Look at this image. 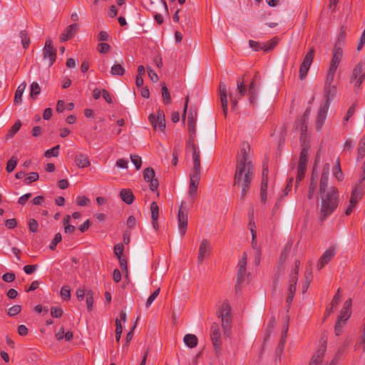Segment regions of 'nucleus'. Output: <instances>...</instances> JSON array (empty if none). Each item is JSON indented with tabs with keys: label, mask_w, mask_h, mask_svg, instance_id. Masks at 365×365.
Instances as JSON below:
<instances>
[{
	"label": "nucleus",
	"mask_w": 365,
	"mask_h": 365,
	"mask_svg": "<svg viewBox=\"0 0 365 365\" xmlns=\"http://www.w3.org/2000/svg\"><path fill=\"white\" fill-rule=\"evenodd\" d=\"M114 254L118 257L120 258V257H123V251H124V246L122 243H118L114 246Z\"/></svg>",
	"instance_id": "obj_55"
},
{
	"label": "nucleus",
	"mask_w": 365,
	"mask_h": 365,
	"mask_svg": "<svg viewBox=\"0 0 365 365\" xmlns=\"http://www.w3.org/2000/svg\"><path fill=\"white\" fill-rule=\"evenodd\" d=\"M183 341L185 344L189 347V348H194L197 345V338L195 334H185Z\"/></svg>",
	"instance_id": "obj_32"
},
{
	"label": "nucleus",
	"mask_w": 365,
	"mask_h": 365,
	"mask_svg": "<svg viewBox=\"0 0 365 365\" xmlns=\"http://www.w3.org/2000/svg\"><path fill=\"white\" fill-rule=\"evenodd\" d=\"M21 44L24 48H27L30 45V36L26 30H22L19 32Z\"/></svg>",
	"instance_id": "obj_35"
},
{
	"label": "nucleus",
	"mask_w": 365,
	"mask_h": 365,
	"mask_svg": "<svg viewBox=\"0 0 365 365\" xmlns=\"http://www.w3.org/2000/svg\"><path fill=\"white\" fill-rule=\"evenodd\" d=\"M161 86H162L161 93H162V98H163V103L165 105H169L171 101L170 91H169L168 88H167L166 84L164 82L161 83Z\"/></svg>",
	"instance_id": "obj_34"
},
{
	"label": "nucleus",
	"mask_w": 365,
	"mask_h": 365,
	"mask_svg": "<svg viewBox=\"0 0 365 365\" xmlns=\"http://www.w3.org/2000/svg\"><path fill=\"white\" fill-rule=\"evenodd\" d=\"M78 30V25L73 24L67 26L63 34H61L60 38L62 41H68L72 38Z\"/></svg>",
	"instance_id": "obj_23"
},
{
	"label": "nucleus",
	"mask_w": 365,
	"mask_h": 365,
	"mask_svg": "<svg viewBox=\"0 0 365 365\" xmlns=\"http://www.w3.org/2000/svg\"><path fill=\"white\" fill-rule=\"evenodd\" d=\"M329 173L324 170H323L319 183V194L327 192V188L328 187Z\"/></svg>",
	"instance_id": "obj_29"
},
{
	"label": "nucleus",
	"mask_w": 365,
	"mask_h": 365,
	"mask_svg": "<svg viewBox=\"0 0 365 365\" xmlns=\"http://www.w3.org/2000/svg\"><path fill=\"white\" fill-rule=\"evenodd\" d=\"M26 88V83L25 81L22 82L17 88L15 96H14V103L19 104L22 101V95Z\"/></svg>",
	"instance_id": "obj_30"
},
{
	"label": "nucleus",
	"mask_w": 365,
	"mask_h": 365,
	"mask_svg": "<svg viewBox=\"0 0 365 365\" xmlns=\"http://www.w3.org/2000/svg\"><path fill=\"white\" fill-rule=\"evenodd\" d=\"M293 181H294L293 178H290L288 179V180L287 182V185L283 190V195H282V197L287 196L288 195L289 192L291 191L292 185H293Z\"/></svg>",
	"instance_id": "obj_59"
},
{
	"label": "nucleus",
	"mask_w": 365,
	"mask_h": 365,
	"mask_svg": "<svg viewBox=\"0 0 365 365\" xmlns=\"http://www.w3.org/2000/svg\"><path fill=\"white\" fill-rule=\"evenodd\" d=\"M148 120L155 130L158 128L161 131L165 130V117L163 110L159 108L157 111V115L154 113L150 114Z\"/></svg>",
	"instance_id": "obj_8"
},
{
	"label": "nucleus",
	"mask_w": 365,
	"mask_h": 365,
	"mask_svg": "<svg viewBox=\"0 0 365 365\" xmlns=\"http://www.w3.org/2000/svg\"><path fill=\"white\" fill-rule=\"evenodd\" d=\"M315 50L314 47H311L309 48L307 54L305 55L302 63L300 65L299 71V78L300 80L304 79L307 73L309 70V68L313 62V59L314 57Z\"/></svg>",
	"instance_id": "obj_5"
},
{
	"label": "nucleus",
	"mask_w": 365,
	"mask_h": 365,
	"mask_svg": "<svg viewBox=\"0 0 365 365\" xmlns=\"http://www.w3.org/2000/svg\"><path fill=\"white\" fill-rule=\"evenodd\" d=\"M195 135H192V133L190 135V138L188 141L186 143V151L187 152H192L194 153L195 151H198L196 145L195 144Z\"/></svg>",
	"instance_id": "obj_39"
},
{
	"label": "nucleus",
	"mask_w": 365,
	"mask_h": 365,
	"mask_svg": "<svg viewBox=\"0 0 365 365\" xmlns=\"http://www.w3.org/2000/svg\"><path fill=\"white\" fill-rule=\"evenodd\" d=\"M15 278H16V275L14 273H12V272L5 273L2 276V279L5 282H11L14 281Z\"/></svg>",
	"instance_id": "obj_63"
},
{
	"label": "nucleus",
	"mask_w": 365,
	"mask_h": 365,
	"mask_svg": "<svg viewBox=\"0 0 365 365\" xmlns=\"http://www.w3.org/2000/svg\"><path fill=\"white\" fill-rule=\"evenodd\" d=\"M343 56V50L339 43H335L333 50V56L331 61L330 67L337 68Z\"/></svg>",
	"instance_id": "obj_19"
},
{
	"label": "nucleus",
	"mask_w": 365,
	"mask_h": 365,
	"mask_svg": "<svg viewBox=\"0 0 365 365\" xmlns=\"http://www.w3.org/2000/svg\"><path fill=\"white\" fill-rule=\"evenodd\" d=\"M21 126V123L20 120L16 121V123L12 125V127L9 129L8 133L6 137L7 139L13 138L14 135L19 130Z\"/></svg>",
	"instance_id": "obj_38"
},
{
	"label": "nucleus",
	"mask_w": 365,
	"mask_h": 365,
	"mask_svg": "<svg viewBox=\"0 0 365 365\" xmlns=\"http://www.w3.org/2000/svg\"><path fill=\"white\" fill-rule=\"evenodd\" d=\"M89 202V199L86 196H79L76 199V203L79 206H86Z\"/></svg>",
	"instance_id": "obj_64"
},
{
	"label": "nucleus",
	"mask_w": 365,
	"mask_h": 365,
	"mask_svg": "<svg viewBox=\"0 0 365 365\" xmlns=\"http://www.w3.org/2000/svg\"><path fill=\"white\" fill-rule=\"evenodd\" d=\"M210 339L217 357L221 356L222 340L220 327L217 323H213L210 328Z\"/></svg>",
	"instance_id": "obj_4"
},
{
	"label": "nucleus",
	"mask_w": 365,
	"mask_h": 365,
	"mask_svg": "<svg viewBox=\"0 0 365 365\" xmlns=\"http://www.w3.org/2000/svg\"><path fill=\"white\" fill-rule=\"evenodd\" d=\"M41 93V87L37 82H33L30 86V96L33 99H36Z\"/></svg>",
	"instance_id": "obj_40"
},
{
	"label": "nucleus",
	"mask_w": 365,
	"mask_h": 365,
	"mask_svg": "<svg viewBox=\"0 0 365 365\" xmlns=\"http://www.w3.org/2000/svg\"><path fill=\"white\" fill-rule=\"evenodd\" d=\"M237 93L236 94V96H234L232 93L230 94V99L232 109H235V108L237 106L238 100L245 96L247 93V88L245 85L243 77L242 78V79H237Z\"/></svg>",
	"instance_id": "obj_9"
},
{
	"label": "nucleus",
	"mask_w": 365,
	"mask_h": 365,
	"mask_svg": "<svg viewBox=\"0 0 365 365\" xmlns=\"http://www.w3.org/2000/svg\"><path fill=\"white\" fill-rule=\"evenodd\" d=\"M211 250L210 243L207 240H203L199 247V255L197 257L198 263H202L204 259L209 256Z\"/></svg>",
	"instance_id": "obj_20"
},
{
	"label": "nucleus",
	"mask_w": 365,
	"mask_h": 365,
	"mask_svg": "<svg viewBox=\"0 0 365 365\" xmlns=\"http://www.w3.org/2000/svg\"><path fill=\"white\" fill-rule=\"evenodd\" d=\"M61 296L63 300H69L71 299V289L68 286L64 285L61 287Z\"/></svg>",
	"instance_id": "obj_46"
},
{
	"label": "nucleus",
	"mask_w": 365,
	"mask_h": 365,
	"mask_svg": "<svg viewBox=\"0 0 365 365\" xmlns=\"http://www.w3.org/2000/svg\"><path fill=\"white\" fill-rule=\"evenodd\" d=\"M93 294L94 292L93 290H88L86 292V304L88 312H91L93 309V305L94 302Z\"/></svg>",
	"instance_id": "obj_42"
},
{
	"label": "nucleus",
	"mask_w": 365,
	"mask_h": 365,
	"mask_svg": "<svg viewBox=\"0 0 365 365\" xmlns=\"http://www.w3.org/2000/svg\"><path fill=\"white\" fill-rule=\"evenodd\" d=\"M59 149H60V145H57L54 146L53 148L47 150L45 153V156L46 158L57 157L59 153Z\"/></svg>",
	"instance_id": "obj_47"
},
{
	"label": "nucleus",
	"mask_w": 365,
	"mask_h": 365,
	"mask_svg": "<svg viewBox=\"0 0 365 365\" xmlns=\"http://www.w3.org/2000/svg\"><path fill=\"white\" fill-rule=\"evenodd\" d=\"M365 78V73L363 72V64L361 62L359 63L354 68L351 81H355V88H359Z\"/></svg>",
	"instance_id": "obj_14"
},
{
	"label": "nucleus",
	"mask_w": 365,
	"mask_h": 365,
	"mask_svg": "<svg viewBox=\"0 0 365 365\" xmlns=\"http://www.w3.org/2000/svg\"><path fill=\"white\" fill-rule=\"evenodd\" d=\"M246 265L244 264L243 262L242 264H237L238 271L237 277V282L235 285L236 291L237 292L240 289L242 283H243L245 275H246Z\"/></svg>",
	"instance_id": "obj_25"
},
{
	"label": "nucleus",
	"mask_w": 365,
	"mask_h": 365,
	"mask_svg": "<svg viewBox=\"0 0 365 365\" xmlns=\"http://www.w3.org/2000/svg\"><path fill=\"white\" fill-rule=\"evenodd\" d=\"M324 97L325 103L330 105L331 102L334 100L336 93V87L335 86H324Z\"/></svg>",
	"instance_id": "obj_26"
},
{
	"label": "nucleus",
	"mask_w": 365,
	"mask_h": 365,
	"mask_svg": "<svg viewBox=\"0 0 365 365\" xmlns=\"http://www.w3.org/2000/svg\"><path fill=\"white\" fill-rule=\"evenodd\" d=\"M17 163H18L17 159L13 156L7 163L6 168V171L8 173L12 172L15 169V168L17 165Z\"/></svg>",
	"instance_id": "obj_52"
},
{
	"label": "nucleus",
	"mask_w": 365,
	"mask_h": 365,
	"mask_svg": "<svg viewBox=\"0 0 365 365\" xmlns=\"http://www.w3.org/2000/svg\"><path fill=\"white\" fill-rule=\"evenodd\" d=\"M38 178H39L38 173L36 172H33V173H31L29 176L26 178L24 181L26 185H29L34 182L37 181L38 180Z\"/></svg>",
	"instance_id": "obj_49"
},
{
	"label": "nucleus",
	"mask_w": 365,
	"mask_h": 365,
	"mask_svg": "<svg viewBox=\"0 0 365 365\" xmlns=\"http://www.w3.org/2000/svg\"><path fill=\"white\" fill-rule=\"evenodd\" d=\"M301 147L302 150L299 155L298 166L307 168L308 162V152L310 148L309 141L307 140H302Z\"/></svg>",
	"instance_id": "obj_15"
},
{
	"label": "nucleus",
	"mask_w": 365,
	"mask_h": 365,
	"mask_svg": "<svg viewBox=\"0 0 365 365\" xmlns=\"http://www.w3.org/2000/svg\"><path fill=\"white\" fill-rule=\"evenodd\" d=\"M62 240V236L60 232H58L55 235L53 240L51 241L49 248L51 250H54L56 249V245Z\"/></svg>",
	"instance_id": "obj_51"
},
{
	"label": "nucleus",
	"mask_w": 365,
	"mask_h": 365,
	"mask_svg": "<svg viewBox=\"0 0 365 365\" xmlns=\"http://www.w3.org/2000/svg\"><path fill=\"white\" fill-rule=\"evenodd\" d=\"M298 281V277L289 275L288 294L294 295L296 292V285Z\"/></svg>",
	"instance_id": "obj_36"
},
{
	"label": "nucleus",
	"mask_w": 365,
	"mask_h": 365,
	"mask_svg": "<svg viewBox=\"0 0 365 365\" xmlns=\"http://www.w3.org/2000/svg\"><path fill=\"white\" fill-rule=\"evenodd\" d=\"M51 314L54 318H60L63 314V309L59 307H52L51 308Z\"/></svg>",
	"instance_id": "obj_56"
},
{
	"label": "nucleus",
	"mask_w": 365,
	"mask_h": 365,
	"mask_svg": "<svg viewBox=\"0 0 365 365\" xmlns=\"http://www.w3.org/2000/svg\"><path fill=\"white\" fill-rule=\"evenodd\" d=\"M217 317L221 319L222 327L225 336L231 334V307L228 300H225L216 312Z\"/></svg>",
	"instance_id": "obj_3"
},
{
	"label": "nucleus",
	"mask_w": 365,
	"mask_h": 365,
	"mask_svg": "<svg viewBox=\"0 0 365 365\" xmlns=\"http://www.w3.org/2000/svg\"><path fill=\"white\" fill-rule=\"evenodd\" d=\"M351 316V311L342 309L341 311V313L339 316L338 317V319L341 320L344 324H345V322Z\"/></svg>",
	"instance_id": "obj_60"
},
{
	"label": "nucleus",
	"mask_w": 365,
	"mask_h": 365,
	"mask_svg": "<svg viewBox=\"0 0 365 365\" xmlns=\"http://www.w3.org/2000/svg\"><path fill=\"white\" fill-rule=\"evenodd\" d=\"M322 344L316 354L312 356L309 365H320L327 349V341H321Z\"/></svg>",
	"instance_id": "obj_18"
},
{
	"label": "nucleus",
	"mask_w": 365,
	"mask_h": 365,
	"mask_svg": "<svg viewBox=\"0 0 365 365\" xmlns=\"http://www.w3.org/2000/svg\"><path fill=\"white\" fill-rule=\"evenodd\" d=\"M200 180V174L190 173V185L188 195L194 200V197L197 194L199 182Z\"/></svg>",
	"instance_id": "obj_17"
},
{
	"label": "nucleus",
	"mask_w": 365,
	"mask_h": 365,
	"mask_svg": "<svg viewBox=\"0 0 365 365\" xmlns=\"http://www.w3.org/2000/svg\"><path fill=\"white\" fill-rule=\"evenodd\" d=\"M279 41V38L275 36L268 41L267 43H259L253 40L249 41L250 46L255 51L263 50L264 52H269L274 49Z\"/></svg>",
	"instance_id": "obj_7"
},
{
	"label": "nucleus",
	"mask_w": 365,
	"mask_h": 365,
	"mask_svg": "<svg viewBox=\"0 0 365 365\" xmlns=\"http://www.w3.org/2000/svg\"><path fill=\"white\" fill-rule=\"evenodd\" d=\"M28 226L30 232H36L38 229V222L34 218L29 220Z\"/></svg>",
	"instance_id": "obj_53"
},
{
	"label": "nucleus",
	"mask_w": 365,
	"mask_h": 365,
	"mask_svg": "<svg viewBox=\"0 0 365 365\" xmlns=\"http://www.w3.org/2000/svg\"><path fill=\"white\" fill-rule=\"evenodd\" d=\"M151 219L152 220H158L159 207L156 202H153L150 205Z\"/></svg>",
	"instance_id": "obj_44"
},
{
	"label": "nucleus",
	"mask_w": 365,
	"mask_h": 365,
	"mask_svg": "<svg viewBox=\"0 0 365 365\" xmlns=\"http://www.w3.org/2000/svg\"><path fill=\"white\" fill-rule=\"evenodd\" d=\"M187 215L188 210L185 206V202L182 201L178 213V230L182 236H184L187 231Z\"/></svg>",
	"instance_id": "obj_6"
},
{
	"label": "nucleus",
	"mask_w": 365,
	"mask_h": 365,
	"mask_svg": "<svg viewBox=\"0 0 365 365\" xmlns=\"http://www.w3.org/2000/svg\"><path fill=\"white\" fill-rule=\"evenodd\" d=\"M322 205L320 221L324 222L337 208L339 205V192L335 187H331L327 192L320 194Z\"/></svg>",
	"instance_id": "obj_1"
},
{
	"label": "nucleus",
	"mask_w": 365,
	"mask_h": 365,
	"mask_svg": "<svg viewBox=\"0 0 365 365\" xmlns=\"http://www.w3.org/2000/svg\"><path fill=\"white\" fill-rule=\"evenodd\" d=\"M356 110V103H352V105L349 108L346 115L344 118L343 123L344 124L346 123L349 118L355 113Z\"/></svg>",
	"instance_id": "obj_45"
},
{
	"label": "nucleus",
	"mask_w": 365,
	"mask_h": 365,
	"mask_svg": "<svg viewBox=\"0 0 365 365\" xmlns=\"http://www.w3.org/2000/svg\"><path fill=\"white\" fill-rule=\"evenodd\" d=\"M37 264H28L25 265L23 269L26 274H31L37 269Z\"/></svg>",
	"instance_id": "obj_61"
},
{
	"label": "nucleus",
	"mask_w": 365,
	"mask_h": 365,
	"mask_svg": "<svg viewBox=\"0 0 365 365\" xmlns=\"http://www.w3.org/2000/svg\"><path fill=\"white\" fill-rule=\"evenodd\" d=\"M336 69L337 68H334L329 66V70L327 71V74L325 86L331 85V83L334 81V75H335Z\"/></svg>",
	"instance_id": "obj_43"
},
{
	"label": "nucleus",
	"mask_w": 365,
	"mask_h": 365,
	"mask_svg": "<svg viewBox=\"0 0 365 365\" xmlns=\"http://www.w3.org/2000/svg\"><path fill=\"white\" fill-rule=\"evenodd\" d=\"M307 168L297 166V175L295 182V190L297 189L299 183L304 179Z\"/></svg>",
	"instance_id": "obj_41"
},
{
	"label": "nucleus",
	"mask_w": 365,
	"mask_h": 365,
	"mask_svg": "<svg viewBox=\"0 0 365 365\" xmlns=\"http://www.w3.org/2000/svg\"><path fill=\"white\" fill-rule=\"evenodd\" d=\"M160 288H158L147 299L146 301V303H145V306L147 308H148L151 304L153 302V301L157 298V297L158 296L159 293H160Z\"/></svg>",
	"instance_id": "obj_58"
},
{
	"label": "nucleus",
	"mask_w": 365,
	"mask_h": 365,
	"mask_svg": "<svg viewBox=\"0 0 365 365\" xmlns=\"http://www.w3.org/2000/svg\"><path fill=\"white\" fill-rule=\"evenodd\" d=\"M125 73V68L123 66L118 63H114V65L110 68V73L113 76H123Z\"/></svg>",
	"instance_id": "obj_37"
},
{
	"label": "nucleus",
	"mask_w": 365,
	"mask_h": 365,
	"mask_svg": "<svg viewBox=\"0 0 365 365\" xmlns=\"http://www.w3.org/2000/svg\"><path fill=\"white\" fill-rule=\"evenodd\" d=\"M75 161L76 165L81 168H84L90 165L88 157L82 153L76 157Z\"/></svg>",
	"instance_id": "obj_31"
},
{
	"label": "nucleus",
	"mask_w": 365,
	"mask_h": 365,
	"mask_svg": "<svg viewBox=\"0 0 365 365\" xmlns=\"http://www.w3.org/2000/svg\"><path fill=\"white\" fill-rule=\"evenodd\" d=\"M97 49L101 53H107L110 51V46L108 43L101 42L98 45Z\"/></svg>",
	"instance_id": "obj_57"
},
{
	"label": "nucleus",
	"mask_w": 365,
	"mask_h": 365,
	"mask_svg": "<svg viewBox=\"0 0 365 365\" xmlns=\"http://www.w3.org/2000/svg\"><path fill=\"white\" fill-rule=\"evenodd\" d=\"M297 128L299 129L301 131V137L300 142L302 143V140H308V137L307 135V112L304 113L303 116L301 119H298L296 120Z\"/></svg>",
	"instance_id": "obj_21"
},
{
	"label": "nucleus",
	"mask_w": 365,
	"mask_h": 365,
	"mask_svg": "<svg viewBox=\"0 0 365 365\" xmlns=\"http://www.w3.org/2000/svg\"><path fill=\"white\" fill-rule=\"evenodd\" d=\"M21 312V306L19 304L14 305L7 310V314L9 317H15Z\"/></svg>",
	"instance_id": "obj_48"
},
{
	"label": "nucleus",
	"mask_w": 365,
	"mask_h": 365,
	"mask_svg": "<svg viewBox=\"0 0 365 365\" xmlns=\"http://www.w3.org/2000/svg\"><path fill=\"white\" fill-rule=\"evenodd\" d=\"M344 325L343 322L338 319L334 326V331L336 336H339L342 331V327Z\"/></svg>",
	"instance_id": "obj_62"
},
{
	"label": "nucleus",
	"mask_w": 365,
	"mask_h": 365,
	"mask_svg": "<svg viewBox=\"0 0 365 365\" xmlns=\"http://www.w3.org/2000/svg\"><path fill=\"white\" fill-rule=\"evenodd\" d=\"M43 56L44 58L49 59V65L51 66L56 59V49L53 47L52 41L50 38L46 39L45 46L43 48Z\"/></svg>",
	"instance_id": "obj_11"
},
{
	"label": "nucleus",
	"mask_w": 365,
	"mask_h": 365,
	"mask_svg": "<svg viewBox=\"0 0 365 365\" xmlns=\"http://www.w3.org/2000/svg\"><path fill=\"white\" fill-rule=\"evenodd\" d=\"M329 107V105H328V103H324L320 106L316 121V127L317 129H320L322 127L327 117Z\"/></svg>",
	"instance_id": "obj_22"
},
{
	"label": "nucleus",
	"mask_w": 365,
	"mask_h": 365,
	"mask_svg": "<svg viewBox=\"0 0 365 365\" xmlns=\"http://www.w3.org/2000/svg\"><path fill=\"white\" fill-rule=\"evenodd\" d=\"M122 200L128 205L133 203L135 197L132 191L129 189H123L120 192Z\"/></svg>",
	"instance_id": "obj_28"
},
{
	"label": "nucleus",
	"mask_w": 365,
	"mask_h": 365,
	"mask_svg": "<svg viewBox=\"0 0 365 365\" xmlns=\"http://www.w3.org/2000/svg\"><path fill=\"white\" fill-rule=\"evenodd\" d=\"M253 173V166L245 165H236L234 185H241L242 197H244L246 195L247 190L250 189V183L252 180Z\"/></svg>",
	"instance_id": "obj_2"
},
{
	"label": "nucleus",
	"mask_w": 365,
	"mask_h": 365,
	"mask_svg": "<svg viewBox=\"0 0 365 365\" xmlns=\"http://www.w3.org/2000/svg\"><path fill=\"white\" fill-rule=\"evenodd\" d=\"M336 254V246H330L321 256L317 263V267L321 270L330 260L334 257Z\"/></svg>",
	"instance_id": "obj_12"
},
{
	"label": "nucleus",
	"mask_w": 365,
	"mask_h": 365,
	"mask_svg": "<svg viewBox=\"0 0 365 365\" xmlns=\"http://www.w3.org/2000/svg\"><path fill=\"white\" fill-rule=\"evenodd\" d=\"M197 120V111L195 109H192V108L190 110L188 118H187V126L190 135H195L196 130H195V124Z\"/></svg>",
	"instance_id": "obj_24"
},
{
	"label": "nucleus",
	"mask_w": 365,
	"mask_h": 365,
	"mask_svg": "<svg viewBox=\"0 0 365 365\" xmlns=\"http://www.w3.org/2000/svg\"><path fill=\"white\" fill-rule=\"evenodd\" d=\"M334 175L338 180H341L343 179V173L341 169L339 159H337L336 160V166L334 170Z\"/></svg>",
	"instance_id": "obj_50"
},
{
	"label": "nucleus",
	"mask_w": 365,
	"mask_h": 365,
	"mask_svg": "<svg viewBox=\"0 0 365 365\" xmlns=\"http://www.w3.org/2000/svg\"><path fill=\"white\" fill-rule=\"evenodd\" d=\"M250 147L248 143L243 142L241 144L240 153L237 155V165H245L253 166L250 160H248L249 153Z\"/></svg>",
	"instance_id": "obj_10"
},
{
	"label": "nucleus",
	"mask_w": 365,
	"mask_h": 365,
	"mask_svg": "<svg viewBox=\"0 0 365 365\" xmlns=\"http://www.w3.org/2000/svg\"><path fill=\"white\" fill-rule=\"evenodd\" d=\"M219 92H220V104L222 108L223 114H224L225 117H227L228 101H227V86L224 82H220Z\"/></svg>",
	"instance_id": "obj_16"
},
{
	"label": "nucleus",
	"mask_w": 365,
	"mask_h": 365,
	"mask_svg": "<svg viewBox=\"0 0 365 365\" xmlns=\"http://www.w3.org/2000/svg\"><path fill=\"white\" fill-rule=\"evenodd\" d=\"M155 171L152 168H147L143 171L144 180L146 182H150L149 186L152 191L157 190L159 185L158 180L155 178Z\"/></svg>",
	"instance_id": "obj_13"
},
{
	"label": "nucleus",
	"mask_w": 365,
	"mask_h": 365,
	"mask_svg": "<svg viewBox=\"0 0 365 365\" xmlns=\"http://www.w3.org/2000/svg\"><path fill=\"white\" fill-rule=\"evenodd\" d=\"M363 192L361 188L356 187L351 194L349 200L350 204L356 205L359 200L362 197Z\"/></svg>",
	"instance_id": "obj_33"
},
{
	"label": "nucleus",
	"mask_w": 365,
	"mask_h": 365,
	"mask_svg": "<svg viewBox=\"0 0 365 365\" xmlns=\"http://www.w3.org/2000/svg\"><path fill=\"white\" fill-rule=\"evenodd\" d=\"M130 160H131V162L134 164V165L135 166V168L137 170H139L140 168H141V165H142V160H141V158L138 155H130Z\"/></svg>",
	"instance_id": "obj_54"
},
{
	"label": "nucleus",
	"mask_w": 365,
	"mask_h": 365,
	"mask_svg": "<svg viewBox=\"0 0 365 365\" xmlns=\"http://www.w3.org/2000/svg\"><path fill=\"white\" fill-rule=\"evenodd\" d=\"M193 168L190 173L200 174V151H195L192 153Z\"/></svg>",
	"instance_id": "obj_27"
}]
</instances>
